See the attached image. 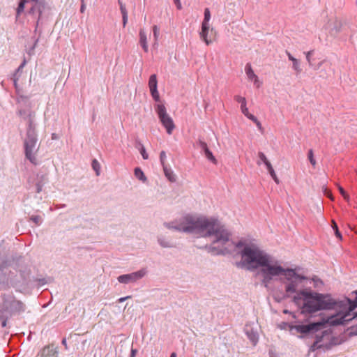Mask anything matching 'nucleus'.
Instances as JSON below:
<instances>
[{"label":"nucleus","mask_w":357,"mask_h":357,"mask_svg":"<svg viewBox=\"0 0 357 357\" xmlns=\"http://www.w3.org/2000/svg\"><path fill=\"white\" fill-rule=\"evenodd\" d=\"M173 227L178 231L212 237V249L217 250V253H229L235 246L240 247L241 245L238 243L235 245L230 238V234L213 218L188 215Z\"/></svg>","instance_id":"obj_1"},{"label":"nucleus","mask_w":357,"mask_h":357,"mask_svg":"<svg viewBox=\"0 0 357 357\" xmlns=\"http://www.w3.org/2000/svg\"><path fill=\"white\" fill-rule=\"evenodd\" d=\"M241 259L237 266L249 271L259 269L262 282L266 287L283 271L278 261L255 244L245 245L241 252Z\"/></svg>","instance_id":"obj_2"},{"label":"nucleus","mask_w":357,"mask_h":357,"mask_svg":"<svg viewBox=\"0 0 357 357\" xmlns=\"http://www.w3.org/2000/svg\"><path fill=\"white\" fill-rule=\"evenodd\" d=\"M294 302L302 314H312L334 307L335 301L329 294H319L307 289L301 290L294 297Z\"/></svg>","instance_id":"obj_3"},{"label":"nucleus","mask_w":357,"mask_h":357,"mask_svg":"<svg viewBox=\"0 0 357 357\" xmlns=\"http://www.w3.org/2000/svg\"><path fill=\"white\" fill-rule=\"evenodd\" d=\"M39 146L34 123V115L32 113L28 114V126L26 128V137L24 140V150L25 158L33 165L38 164L37 153Z\"/></svg>","instance_id":"obj_4"},{"label":"nucleus","mask_w":357,"mask_h":357,"mask_svg":"<svg viewBox=\"0 0 357 357\" xmlns=\"http://www.w3.org/2000/svg\"><path fill=\"white\" fill-rule=\"evenodd\" d=\"M356 307L357 298L354 301L347 299L340 305L341 310L336 314L328 317L325 322L332 326L345 324L357 316L353 312Z\"/></svg>","instance_id":"obj_5"},{"label":"nucleus","mask_w":357,"mask_h":357,"mask_svg":"<svg viewBox=\"0 0 357 357\" xmlns=\"http://www.w3.org/2000/svg\"><path fill=\"white\" fill-rule=\"evenodd\" d=\"M31 1L32 6L29 10V13L34 15L37 18L35 31H36L39 21L42 18L43 13L47 8L46 3L41 0H20L16 9V17H18L24 10L25 4Z\"/></svg>","instance_id":"obj_6"},{"label":"nucleus","mask_w":357,"mask_h":357,"mask_svg":"<svg viewBox=\"0 0 357 357\" xmlns=\"http://www.w3.org/2000/svg\"><path fill=\"white\" fill-rule=\"evenodd\" d=\"M155 110L167 133L172 135L175 128V124L172 118L167 113L165 106L162 103H158L155 105Z\"/></svg>","instance_id":"obj_7"},{"label":"nucleus","mask_w":357,"mask_h":357,"mask_svg":"<svg viewBox=\"0 0 357 357\" xmlns=\"http://www.w3.org/2000/svg\"><path fill=\"white\" fill-rule=\"evenodd\" d=\"M282 275L285 277V278L289 281V282L286 286V292L287 294L295 293L296 289L298 287V283L305 280V278L304 276H301L296 273V272L292 269H284L280 273L279 275Z\"/></svg>","instance_id":"obj_8"},{"label":"nucleus","mask_w":357,"mask_h":357,"mask_svg":"<svg viewBox=\"0 0 357 357\" xmlns=\"http://www.w3.org/2000/svg\"><path fill=\"white\" fill-rule=\"evenodd\" d=\"M324 323L322 322H314L307 325L298 324V325H287L289 331L295 334L294 331L301 335H307L313 331H317L321 328Z\"/></svg>","instance_id":"obj_9"},{"label":"nucleus","mask_w":357,"mask_h":357,"mask_svg":"<svg viewBox=\"0 0 357 357\" xmlns=\"http://www.w3.org/2000/svg\"><path fill=\"white\" fill-rule=\"evenodd\" d=\"M146 274V271L142 269L139 271L132 273L130 274L122 275L118 278V281L121 283H128L129 282H135L137 280L144 277Z\"/></svg>","instance_id":"obj_10"},{"label":"nucleus","mask_w":357,"mask_h":357,"mask_svg":"<svg viewBox=\"0 0 357 357\" xmlns=\"http://www.w3.org/2000/svg\"><path fill=\"white\" fill-rule=\"evenodd\" d=\"M149 88L153 99L155 102L160 101V95L158 91V80L156 75H151L149 79Z\"/></svg>","instance_id":"obj_11"},{"label":"nucleus","mask_w":357,"mask_h":357,"mask_svg":"<svg viewBox=\"0 0 357 357\" xmlns=\"http://www.w3.org/2000/svg\"><path fill=\"white\" fill-rule=\"evenodd\" d=\"M245 73L247 76L248 79L250 82H253L254 86L256 88H259L261 85V82H260L258 76L255 73L252 66L250 63H248L245 66Z\"/></svg>","instance_id":"obj_12"},{"label":"nucleus","mask_w":357,"mask_h":357,"mask_svg":"<svg viewBox=\"0 0 357 357\" xmlns=\"http://www.w3.org/2000/svg\"><path fill=\"white\" fill-rule=\"evenodd\" d=\"M210 30H213L211 28V24H202L201 31H199L200 38L205 43L206 45H210L212 41L208 38V34Z\"/></svg>","instance_id":"obj_13"},{"label":"nucleus","mask_w":357,"mask_h":357,"mask_svg":"<svg viewBox=\"0 0 357 357\" xmlns=\"http://www.w3.org/2000/svg\"><path fill=\"white\" fill-rule=\"evenodd\" d=\"M139 44L144 52H149L148 36L144 29H140L139 31Z\"/></svg>","instance_id":"obj_14"},{"label":"nucleus","mask_w":357,"mask_h":357,"mask_svg":"<svg viewBox=\"0 0 357 357\" xmlns=\"http://www.w3.org/2000/svg\"><path fill=\"white\" fill-rule=\"evenodd\" d=\"M234 100L241 105V111L245 116L248 118L250 115H252V114L249 112L248 108L247 107V100L245 98L239 95H236L234 96Z\"/></svg>","instance_id":"obj_15"},{"label":"nucleus","mask_w":357,"mask_h":357,"mask_svg":"<svg viewBox=\"0 0 357 357\" xmlns=\"http://www.w3.org/2000/svg\"><path fill=\"white\" fill-rule=\"evenodd\" d=\"M286 54L287 55L289 60L292 62V69L297 74L301 73L302 72V68L301 66L300 61L298 59H297L296 58H295L294 56H293L291 55V54L289 52H288L287 50L286 51Z\"/></svg>","instance_id":"obj_16"},{"label":"nucleus","mask_w":357,"mask_h":357,"mask_svg":"<svg viewBox=\"0 0 357 357\" xmlns=\"http://www.w3.org/2000/svg\"><path fill=\"white\" fill-rule=\"evenodd\" d=\"M40 357H57V351L53 347H45L41 351Z\"/></svg>","instance_id":"obj_17"},{"label":"nucleus","mask_w":357,"mask_h":357,"mask_svg":"<svg viewBox=\"0 0 357 357\" xmlns=\"http://www.w3.org/2000/svg\"><path fill=\"white\" fill-rule=\"evenodd\" d=\"M162 168L165 176L167 180L172 183L175 182L176 180V176L172 168L170 167H167V165H163Z\"/></svg>","instance_id":"obj_18"},{"label":"nucleus","mask_w":357,"mask_h":357,"mask_svg":"<svg viewBox=\"0 0 357 357\" xmlns=\"http://www.w3.org/2000/svg\"><path fill=\"white\" fill-rule=\"evenodd\" d=\"M152 32L153 37V43L152 44V47L154 49H157L158 47V40L160 36V28L158 25H153L152 26Z\"/></svg>","instance_id":"obj_19"},{"label":"nucleus","mask_w":357,"mask_h":357,"mask_svg":"<svg viewBox=\"0 0 357 357\" xmlns=\"http://www.w3.org/2000/svg\"><path fill=\"white\" fill-rule=\"evenodd\" d=\"M326 335H328V334L326 332H324V333H322V335L321 337L317 336L316 341L311 346V349L314 351L316 349L324 347V344H321V340Z\"/></svg>","instance_id":"obj_20"},{"label":"nucleus","mask_w":357,"mask_h":357,"mask_svg":"<svg viewBox=\"0 0 357 357\" xmlns=\"http://www.w3.org/2000/svg\"><path fill=\"white\" fill-rule=\"evenodd\" d=\"M134 174L135 176L142 183L146 182L147 178L140 167L135 168Z\"/></svg>","instance_id":"obj_21"},{"label":"nucleus","mask_w":357,"mask_h":357,"mask_svg":"<svg viewBox=\"0 0 357 357\" xmlns=\"http://www.w3.org/2000/svg\"><path fill=\"white\" fill-rule=\"evenodd\" d=\"M248 119L255 123L257 129L261 133L264 132V128L262 127L261 122L257 119V118L255 116H254L253 114L250 115Z\"/></svg>","instance_id":"obj_22"},{"label":"nucleus","mask_w":357,"mask_h":357,"mask_svg":"<svg viewBox=\"0 0 357 357\" xmlns=\"http://www.w3.org/2000/svg\"><path fill=\"white\" fill-rule=\"evenodd\" d=\"M211 12L209 8H206L204 10V17L202 24H210Z\"/></svg>","instance_id":"obj_23"},{"label":"nucleus","mask_w":357,"mask_h":357,"mask_svg":"<svg viewBox=\"0 0 357 357\" xmlns=\"http://www.w3.org/2000/svg\"><path fill=\"white\" fill-rule=\"evenodd\" d=\"M93 169L96 172L97 176L100 175V165L96 159L93 160L91 164Z\"/></svg>","instance_id":"obj_24"},{"label":"nucleus","mask_w":357,"mask_h":357,"mask_svg":"<svg viewBox=\"0 0 357 357\" xmlns=\"http://www.w3.org/2000/svg\"><path fill=\"white\" fill-rule=\"evenodd\" d=\"M204 155H205L206 158L208 160L212 162L213 164L217 163V160H216L215 158L213 156V153L209 150V149L208 150H206V151H204Z\"/></svg>","instance_id":"obj_25"},{"label":"nucleus","mask_w":357,"mask_h":357,"mask_svg":"<svg viewBox=\"0 0 357 357\" xmlns=\"http://www.w3.org/2000/svg\"><path fill=\"white\" fill-rule=\"evenodd\" d=\"M307 158H308V160H309L310 164L313 167H315L317 162H316V160H315V159L314 158V153H313V151L312 149L309 150L308 153H307Z\"/></svg>","instance_id":"obj_26"},{"label":"nucleus","mask_w":357,"mask_h":357,"mask_svg":"<svg viewBox=\"0 0 357 357\" xmlns=\"http://www.w3.org/2000/svg\"><path fill=\"white\" fill-rule=\"evenodd\" d=\"M259 160L257 161V165H260L261 163L266 162L268 160L266 155L263 152L258 153Z\"/></svg>","instance_id":"obj_27"},{"label":"nucleus","mask_w":357,"mask_h":357,"mask_svg":"<svg viewBox=\"0 0 357 357\" xmlns=\"http://www.w3.org/2000/svg\"><path fill=\"white\" fill-rule=\"evenodd\" d=\"M332 227L335 231V234L337 236V238H338L339 239H342V235L338 230V227L336 222L334 220L332 221Z\"/></svg>","instance_id":"obj_28"},{"label":"nucleus","mask_w":357,"mask_h":357,"mask_svg":"<svg viewBox=\"0 0 357 357\" xmlns=\"http://www.w3.org/2000/svg\"><path fill=\"white\" fill-rule=\"evenodd\" d=\"M268 173H269L270 176H271V178L274 180V181L277 184H278L279 183V179L278 178V176H277L274 169H271L268 170Z\"/></svg>","instance_id":"obj_29"},{"label":"nucleus","mask_w":357,"mask_h":357,"mask_svg":"<svg viewBox=\"0 0 357 357\" xmlns=\"http://www.w3.org/2000/svg\"><path fill=\"white\" fill-rule=\"evenodd\" d=\"M29 112L33 114V115L35 116L34 112H32L31 111H27L26 112L25 110H20L19 111V115L20 116H24V120H26L28 122V114H29Z\"/></svg>","instance_id":"obj_30"},{"label":"nucleus","mask_w":357,"mask_h":357,"mask_svg":"<svg viewBox=\"0 0 357 357\" xmlns=\"http://www.w3.org/2000/svg\"><path fill=\"white\" fill-rule=\"evenodd\" d=\"M338 189H339V191H340V193L342 195V196L343 197V198L344 199H347L348 200L349 199V195L348 193L344 190V189L341 187V186H339L338 187Z\"/></svg>","instance_id":"obj_31"},{"label":"nucleus","mask_w":357,"mask_h":357,"mask_svg":"<svg viewBox=\"0 0 357 357\" xmlns=\"http://www.w3.org/2000/svg\"><path fill=\"white\" fill-rule=\"evenodd\" d=\"M167 156L166 153L164 151H162L160 153V160L162 164V165H165V162L166 160Z\"/></svg>","instance_id":"obj_32"},{"label":"nucleus","mask_w":357,"mask_h":357,"mask_svg":"<svg viewBox=\"0 0 357 357\" xmlns=\"http://www.w3.org/2000/svg\"><path fill=\"white\" fill-rule=\"evenodd\" d=\"M139 151H140V153H141V155H142V156L143 159H144V160H147V159H148V158H149V155H148V153H146V149H145V148L144 147V146H142V147H141V149H140Z\"/></svg>","instance_id":"obj_33"},{"label":"nucleus","mask_w":357,"mask_h":357,"mask_svg":"<svg viewBox=\"0 0 357 357\" xmlns=\"http://www.w3.org/2000/svg\"><path fill=\"white\" fill-rule=\"evenodd\" d=\"M305 56H306V60L309 63V66H312V63H311V56L313 54V51L311 50V51H308L307 52L305 53Z\"/></svg>","instance_id":"obj_34"},{"label":"nucleus","mask_w":357,"mask_h":357,"mask_svg":"<svg viewBox=\"0 0 357 357\" xmlns=\"http://www.w3.org/2000/svg\"><path fill=\"white\" fill-rule=\"evenodd\" d=\"M199 145L200 149H202V151L204 153V151H206V150L208 149L207 144L206 142H203V141H199Z\"/></svg>","instance_id":"obj_35"},{"label":"nucleus","mask_w":357,"mask_h":357,"mask_svg":"<svg viewBox=\"0 0 357 357\" xmlns=\"http://www.w3.org/2000/svg\"><path fill=\"white\" fill-rule=\"evenodd\" d=\"M119 3L120 5V10L122 15H128L127 10L126 8V6L119 0Z\"/></svg>","instance_id":"obj_36"},{"label":"nucleus","mask_w":357,"mask_h":357,"mask_svg":"<svg viewBox=\"0 0 357 357\" xmlns=\"http://www.w3.org/2000/svg\"><path fill=\"white\" fill-rule=\"evenodd\" d=\"M31 220L34 222L36 225H40L42 221V218L40 216L36 215V216H32Z\"/></svg>","instance_id":"obj_37"},{"label":"nucleus","mask_w":357,"mask_h":357,"mask_svg":"<svg viewBox=\"0 0 357 357\" xmlns=\"http://www.w3.org/2000/svg\"><path fill=\"white\" fill-rule=\"evenodd\" d=\"M287 325H291V324H289V323H287V322H282L280 324V328L281 329H284V330H289V328H288V326Z\"/></svg>","instance_id":"obj_38"},{"label":"nucleus","mask_w":357,"mask_h":357,"mask_svg":"<svg viewBox=\"0 0 357 357\" xmlns=\"http://www.w3.org/2000/svg\"><path fill=\"white\" fill-rule=\"evenodd\" d=\"M38 42V39H36L35 41H34V44L30 48V50H29V52L28 54H31L35 49V47H36L37 45V43Z\"/></svg>","instance_id":"obj_39"},{"label":"nucleus","mask_w":357,"mask_h":357,"mask_svg":"<svg viewBox=\"0 0 357 357\" xmlns=\"http://www.w3.org/2000/svg\"><path fill=\"white\" fill-rule=\"evenodd\" d=\"M86 10V5L84 3V0H81V6H80V12L84 13Z\"/></svg>","instance_id":"obj_40"},{"label":"nucleus","mask_w":357,"mask_h":357,"mask_svg":"<svg viewBox=\"0 0 357 357\" xmlns=\"http://www.w3.org/2000/svg\"><path fill=\"white\" fill-rule=\"evenodd\" d=\"M324 194L328 197L333 200V198L332 197V193L327 189H324Z\"/></svg>","instance_id":"obj_41"},{"label":"nucleus","mask_w":357,"mask_h":357,"mask_svg":"<svg viewBox=\"0 0 357 357\" xmlns=\"http://www.w3.org/2000/svg\"><path fill=\"white\" fill-rule=\"evenodd\" d=\"M13 79L14 86H15V88L16 89H17V80H18V79L17 77L16 73H14Z\"/></svg>","instance_id":"obj_42"},{"label":"nucleus","mask_w":357,"mask_h":357,"mask_svg":"<svg viewBox=\"0 0 357 357\" xmlns=\"http://www.w3.org/2000/svg\"><path fill=\"white\" fill-rule=\"evenodd\" d=\"M267 169V170H270L271 169H273V167H272V165L271 163L270 162V161L268 160L267 161H266V162L264 163Z\"/></svg>","instance_id":"obj_43"},{"label":"nucleus","mask_w":357,"mask_h":357,"mask_svg":"<svg viewBox=\"0 0 357 357\" xmlns=\"http://www.w3.org/2000/svg\"><path fill=\"white\" fill-rule=\"evenodd\" d=\"M25 64H26V61L24 60V61L22 62V64H21V65L17 68V69L16 70V72H15V73H16V74H17V73H19L20 71H21V70L23 69V68H24V66H25Z\"/></svg>","instance_id":"obj_44"},{"label":"nucleus","mask_w":357,"mask_h":357,"mask_svg":"<svg viewBox=\"0 0 357 357\" xmlns=\"http://www.w3.org/2000/svg\"><path fill=\"white\" fill-rule=\"evenodd\" d=\"M173 1L175 3L177 9L181 10L182 8V6H181V3L180 0H173Z\"/></svg>","instance_id":"obj_45"},{"label":"nucleus","mask_w":357,"mask_h":357,"mask_svg":"<svg viewBox=\"0 0 357 357\" xmlns=\"http://www.w3.org/2000/svg\"><path fill=\"white\" fill-rule=\"evenodd\" d=\"M122 20H123V26H126V25L128 22V15H122Z\"/></svg>","instance_id":"obj_46"},{"label":"nucleus","mask_w":357,"mask_h":357,"mask_svg":"<svg viewBox=\"0 0 357 357\" xmlns=\"http://www.w3.org/2000/svg\"><path fill=\"white\" fill-rule=\"evenodd\" d=\"M43 184L40 183V182L36 184V192H40L42 190Z\"/></svg>","instance_id":"obj_47"},{"label":"nucleus","mask_w":357,"mask_h":357,"mask_svg":"<svg viewBox=\"0 0 357 357\" xmlns=\"http://www.w3.org/2000/svg\"><path fill=\"white\" fill-rule=\"evenodd\" d=\"M130 298V296H126V297L120 298L119 299V303H122V302L125 301L126 299Z\"/></svg>","instance_id":"obj_48"},{"label":"nucleus","mask_w":357,"mask_h":357,"mask_svg":"<svg viewBox=\"0 0 357 357\" xmlns=\"http://www.w3.org/2000/svg\"><path fill=\"white\" fill-rule=\"evenodd\" d=\"M137 354V350L135 349H131V356L130 357H135V355Z\"/></svg>","instance_id":"obj_49"},{"label":"nucleus","mask_w":357,"mask_h":357,"mask_svg":"<svg viewBox=\"0 0 357 357\" xmlns=\"http://www.w3.org/2000/svg\"><path fill=\"white\" fill-rule=\"evenodd\" d=\"M52 139H58L57 135L56 133H52Z\"/></svg>","instance_id":"obj_50"},{"label":"nucleus","mask_w":357,"mask_h":357,"mask_svg":"<svg viewBox=\"0 0 357 357\" xmlns=\"http://www.w3.org/2000/svg\"><path fill=\"white\" fill-rule=\"evenodd\" d=\"M283 313H284V314H289H289H291V313L288 310H283Z\"/></svg>","instance_id":"obj_51"},{"label":"nucleus","mask_w":357,"mask_h":357,"mask_svg":"<svg viewBox=\"0 0 357 357\" xmlns=\"http://www.w3.org/2000/svg\"><path fill=\"white\" fill-rule=\"evenodd\" d=\"M6 326V321L4 320L3 322H2V326L3 327H5Z\"/></svg>","instance_id":"obj_52"},{"label":"nucleus","mask_w":357,"mask_h":357,"mask_svg":"<svg viewBox=\"0 0 357 357\" xmlns=\"http://www.w3.org/2000/svg\"><path fill=\"white\" fill-rule=\"evenodd\" d=\"M170 357H176V353H174H174H172V354H171Z\"/></svg>","instance_id":"obj_53"},{"label":"nucleus","mask_w":357,"mask_h":357,"mask_svg":"<svg viewBox=\"0 0 357 357\" xmlns=\"http://www.w3.org/2000/svg\"><path fill=\"white\" fill-rule=\"evenodd\" d=\"M322 63H323V61H321V62H320V63H319V65H318V68H319V67L321 66Z\"/></svg>","instance_id":"obj_54"},{"label":"nucleus","mask_w":357,"mask_h":357,"mask_svg":"<svg viewBox=\"0 0 357 357\" xmlns=\"http://www.w3.org/2000/svg\"><path fill=\"white\" fill-rule=\"evenodd\" d=\"M63 344H66V340H63Z\"/></svg>","instance_id":"obj_55"}]
</instances>
